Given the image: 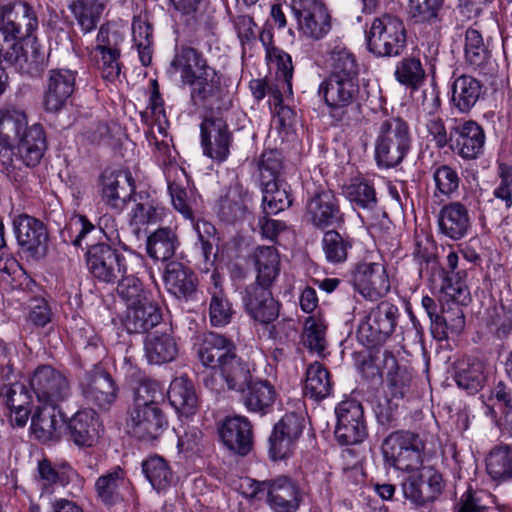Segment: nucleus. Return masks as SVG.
Segmentation results:
<instances>
[{
    "label": "nucleus",
    "mask_w": 512,
    "mask_h": 512,
    "mask_svg": "<svg viewBox=\"0 0 512 512\" xmlns=\"http://www.w3.org/2000/svg\"><path fill=\"white\" fill-rule=\"evenodd\" d=\"M171 67L180 74L181 82L189 86L194 106L206 108L219 99L220 74L200 51L191 46H181L171 61Z\"/></svg>",
    "instance_id": "obj_1"
},
{
    "label": "nucleus",
    "mask_w": 512,
    "mask_h": 512,
    "mask_svg": "<svg viewBox=\"0 0 512 512\" xmlns=\"http://www.w3.org/2000/svg\"><path fill=\"white\" fill-rule=\"evenodd\" d=\"M198 357L203 366L219 373L221 381L230 390H240L250 378L248 365L236 354L233 341L221 334H204L198 348Z\"/></svg>",
    "instance_id": "obj_2"
},
{
    "label": "nucleus",
    "mask_w": 512,
    "mask_h": 512,
    "mask_svg": "<svg viewBox=\"0 0 512 512\" xmlns=\"http://www.w3.org/2000/svg\"><path fill=\"white\" fill-rule=\"evenodd\" d=\"M86 265L90 274L99 282L116 284L127 272H139L144 259L135 253L126 254L105 243L91 245L86 252Z\"/></svg>",
    "instance_id": "obj_3"
},
{
    "label": "nucleus",
    "mask_w": 512,
    "mask_h": 512,
    "mask_svg": "<svg viewBox=\"0 0 512 512\" xmlns=\"http://www.w3.org/2000/svg\"><path fill=\"white\" fill-rule=\"evenodd\" d=\"M412 136L408 123L400 117L382 120L376 129L374 159L379 168L398 166L411 149Z\"/></svg>",
    "instance_id": "obj_4"
},
{
    "label": "nucleus",
    "mask_w": 512,
    "mask_h": 512,
    "mask_svg": "<svg viewBox=\"0 0 512 512\" xmlns=\"http://www.w3.org/2000/svg\"><path fill=\"white\" fill-rule=\"evenodd\" d=\"M426 441L418 433L400 430L389 434L382 443V453L387 464L409 474L423 465Z\"/></svg>",
    "instance_id": "obj_5"
},
{
    "label": "nucleus",
    "mask_w": 512,
    "mask_h": 512,
    "mask_svg": "<svg viewBox=\"0 0 512 512\" xmlns=\"http://www.w3.org/2000/svg\"><path fill=\"white\" fill-rule=\"evenodd\" d=\"M368 50L378 57L399 56L406 47V29L403 21L391 14L373 19L366 33Z\"/></svg>",
    "instance_id": "obj_6"
},
{
    "label": "nucleus",
    "mask_w": 512,
    "mask_h": 512,
    "mask_svg": "<svg viewBox=\"0 0 512 512\" xmlns=\"http://www.w3.org/2000/svg\"><path fill=\"white\" fill-rule=\"evenodd\" d=\"M399 317L400 312L396 305L388 301L378 303L360 321L358 339L371 347L384 344L394 333Z\"/></svg>",
    "instance_id": "obj_7"
},
{
    "label": "nucleus",
    "mask_w": 512,
    "mask_h": 512,
    "mask_svg": "<svg viewBox=\"0 0 512 512\" xmlns=\"http://www.w3.org/2000/svg\"><path fill=\"white\" fill-rule=\"evenodd\" d=\"M336 425L334 435L341 445L362 443L368 436L363 406L360 402L348 399L335 408Z\"/></svg>",
    "instance_id": "obj_8"
},
{
    "label": "nucleus",
    "mask_w": 512,
    "mask_h": 512,
    "mask_svg": "<svg viewBox=\"0 0 512 512\" xmlns=\"http://www.w3.org/2000/svg\"><path fill=\"white\" fill-rule=\"evenodd\" d=\"M37 400L43 405L57 406L71 392L67 377L50 365L39 366L30 379Z\"/></svg>",
    "instance_id": "obj_9"
},
{
    "label": "nucleus",
    "mask_w": 512,
    "mask_h": 512,
    "mask_svg": "<svg viewBox=\"0 0 512 512\" xmlns=\"http://www.w3.org/2000/svg\"><path fill=\"white\" fill-rule=\"evenodd\" d=\"M12 225L17 243L24 252L37 259L46 256L49 233L41 220L20 214L14 217Z\"/></svg>",
    "instance_id": "obj_10"
},
{
    "label": "nucleus",
    "mask_w": 512,
    "mask_h": 512,
    "mask_svg": "<svg viewBox=\"0 0 512 512\" xmlns=\"http://www.w3.org/2000/svg\"><path fill=\"white\" fill-rule=\"evenodd\" d=\"M444 482L442 475L432 466L420 468L409 474L402 483L406 499L418 506L434 501L442 493Z\"/></svg>",
    "instance_id": "obj_11"
},
{
    "label": "nucleus",
    "mask_w": 512,
    "mask_h": 512,
    "mask_svg": "<svg viewBox=\"0 0 512 512\" xmlns=\"http://www.w3.org/2000/svg\"><path fill=\"white\" fill-rule=\"evenodd\" d=\"M272 284L253 282L242 291V303L246 313L261 324L275 321L280 312V303L270 290Z\"/></svg>",
    "instance_id": "obj_12"
},
{
    "label": "nucleus",
    "mask_w": 512,
    "mask_h": 512,
    "mask_svg": "<svg viewBox=\"0 0 512 512\" xmlns=\"http://www.w3.org/2000/svg\"><path fill=\"white\" fill-rule=\"evenodd\" d=\"M200 129L204 154L216 162L225 161L233 141L226 121L220 116L211 115L204 118Z\"/></svg>",
    "instance_id": "obj_13"
},
{
    "label": "nucleus",
    "mask_w": 512,
    "mask_h": 512,
    "mask_svg": "<svg viewBox=\"0 0 512 512\" xmlns=\"http://www.w3.org/2000/svg\"><path fill=\"white\" fill-rule=\"evenodd\" d=\"M80 388L85 400L102 410L109 409L118 396V387L112 376L98 367L85 374Z\"/></svg>",
    "instance_id": "obj_14"
},
{
    "label": "nucleus",
    "mask_w": 512,
    "mask_h": 512,
    "mask_svg": "<svg viewBox=\"0 0 512 512\" xmlns=\"http://www.w3.org/2000/svg\"><path fill=\"white\" fill-rule=\"evenodd\" d=\"M292 8L305 36L319 40L330 31V15L320 0H294Z\"/></svg>",
    "instance_id": "obj_15"
},
{
    "label": "nucleus",
    "mask_w": 512,
    "mask_h": 512,
    "mask_svg": "<svg viewBox=\"0 0 512 512\" xmlns=\"http://www.w3.org/2000/svg\"><path fill=\"white\" fill-rule=\"evenodd\" d=\"M355 289L366 299L376 301L390 291V280L383 264L361 262L353 273Z\"/></svg>",
    "instance_id": "obj_16"
},
{
    "label": "nucleus",
    "mask_w": 512,
    "mask_h": 512,
    "mask_svg": "<svg viewBox=\"0 0 512 512\" xmlns=\"http://www.w3.org/2000/svg\"><path fill=\"white\" fill-rule=\"evenodd\" d=\"M304 428V418L294 412L285 414L275 424L269 438V454L274 461L288 457L295 441L301 436Z\"/></svg>",
    "instance_id": "obj_17"
},
{
    "label": "nucleus",
    "mask_w": 512,
    "mask_h": 512,
    "mask_svg": "<svg viewBox=\"0 0 512 512\" xmlns=\"http://www.w3.org/2000/svg\"><path fill=\"white\" fill-rule=\"evenodd\" d=\"M128 432L139 440L150 442L159 438L168 426L160 407L130 408Z\"/></svg>",
    "instance_id": "obj_18"
},
{
    "label": "nucleus",
    "mask_w": 512,
    "mask_h": 512,
    "mask_svg": "<svg viewBox=\"0 0 512 512\" xmlns=\"http://www.w3.org/2000/svg\"><path fill=\"white\" fill-rule=\"evenodd\" d=\"M319 94L332 112L359 104L363 99L360 81L336 77H327L319 86Z\"/></svg>",
    "instance_id": "obj_19"
},
{
    "label": "nucleus",
    "mask_w": 512,
    "mask_h": 512,
    "mask_svg": "<svg viewBox=\"0 0 512 512\" xmlns=\"http://www.w3.org/2000/svg\"><path fill=\"white\" fill-rule=\"evenodd\" d=\"M345 197L355 208L362 209L369 225L375 226L381 218L387 217L386 212L378 206L374 186L366 179L355 178L343 188Z\"/></svg>",
    "instance_id": "obj_20"
},
{
    "label": "nucleus",
    "mask_w": 512,
    "mask_h": 512,
    "mask_svg": "<svg viewBox=\"0 0 512 512\" xmlns=\"http://www.w3.org/2000/svg\"><path fill=\"white\" fill-rule=\"evenodd\" d=\"M218 432L223 444L233 453L246 456L253 447V426L244 416L226 417Z\"/></svg>",
    "instance_id": "obj_21"
},
{
    "label": "nucleus",
    "mask_w": 512,
    "mask_h": 512,
    "mask_svg": "<svg viewBox=\"0 0 512 512\" xmlns=\"http://www.w3.org/2000/svg\"><path fill=\"white\" fill-rule=\"evenodd\" d=\"M304 501L300 485L288 476L271 479L267 504L274 512H297Z\"/></svg>",
    "instance_id": "obj_22"
},
{
    "label": "nucleus",
    "mask_w": 512,
    "mask_h": 512,
    "mask_svg": "<svg viewBox=\"0 0 512 512\" xmlns=\"http://www.w3.org/2000/svg\"><path fill=\"white\" fill-rule=\"evenodd\" d=\"M1 24L19 41L29 37L38 27V19L33 8L26 2H15L2 8Z\"/></svg>",
    "instance_id": "obj_23"
},
{
    "label": "nucleus",
    "mask_w": 512,
    "mask_h": 512,
    "mask_svg": "<svg viewBox=\"0 0 512 512\" xmlns=\"http://www.w3.org/2000/svg\"><path fill=\"white\" fill-rule=\"evenodd\" d=\"M307 215L311 223L320 229L343 222L338 199L331 190H322L308 201Z\"/></svg>",
    "instance_id": "obj_24"
},
{
    "label": "nucleus",
    "mask_w": 512,
    "mask_h": 512,
    "mask_svg": "<svg viewBox=\"0 0 512 512\" xmlns=\"http://www.w3.org/2000/svg\"><path fill=\"white\" fill-rule=\"evenodd\" d=\"M76 73L69 69H53L49 72L44 105L47 111L62 109L75 90Z\"/></svg>",
    "instance_id": "obj_25"
},
{
    "label": "nucleus",
    "mask_w": 512,
    "mask_h": 512,
    "mask_svg": "<svg viewBox=\"0 0 512 512\" xmlns=\"http://www.w3.org/2000/svg\"><path fill=\"white\" fill-rule=\"evenodd\" d=\"M239 391L242 392L243 405L249 412L265 416L273 411L277 392L268 380L252 381L249 378Z\"/></svg>",
    "instance_id": "obj_26"
},
{
    "label": "nucleus",
    "mask_w": 512,
    "mask_h": 512,
    "mask_svg": "<svg viewBox=\"0 0 512 512\" xmlns=\"http://www.w3.org/2000/svg\"><path fill=\"white\" fill-rule=\"evenodd\" d=\"M134 192V184L129 173L105 171L101 177L103 201L115 210H121Z\"/></svg>",
    "instance_id": "obj_27"
},
{
    "label": "nucleus",
    "mask_w": 512,
    "mask_h": 512,
    "mask_svg": "<svg viewBox=\"0 0 512 512\" xmlns=\"http://www.w3.org/2000/svg\"><path fill=\"white\" fill-rule=\"evenodd\" d=\"M94 487L97 499L101 503L114 506L124 500L125 494L129 491L130 481L124 470L116 466L99 476Z\"/></svg>",
    "instance_id": "obj_28"
},
{
    "label": "nucleus",
    "mask_w": 512,
    "mask_h": 512,
    "mask_svg": "<svg viewBox=\"0 0 512 512\" xmlns=\"http://www.w3.org/2000/svg\"><path fill=\"white\" fill-rule=\"evenodd\" d=\"M452 148L464 159H476L482 152L485 133L474 121H466L451 132Z\"/></svg>",
    "instance_id": "obj_29"
},
{
    "label": "nucleus",
    "mask_w": 512,
    "mask_h": 512,
    "mask_svg": "<svg viewBox=\"0 0 512 512\" xmlns=\"http://www.w3.org/2000/svg\"><path fill=\"white\" fill-rule=\"evenodd\" d=\"M453 378L460 389L475 394L487 381L486 365L478 358L463 357L453 364Z\"/></svg>",
    "instance_id": "obj_30"
},
{
    "label": "nucleus",
    "mask_w": 512,
    "mask_h": 512,
    "mask_svg": "<svg viewBox=\"0 0 512 512\" xmlns=\"http://www.w3.org/2000/svg\"><path fill=\"white\" fill-rule=\"evenodd\" d=\"M163 280L168 292L178 299H188L196 291L195 274L180 262L172 261L166 265Z\"/></svg>",
    "instance_id": "obj_31"
},
{
    "label": "nucleus",
    "mask_w": 512,
    "mask_h": 512,
    "mask_svg": "<svg viewBox=\"0 0 512 512\" xmlns=\"http://www.w3.org/2000/svg\"><path fill=\"white\" fill-rule=\"evenodd\" d=\"M17 141L16 149L25 167L38 165L47 148L46 135L42 125L34 124L25 128Z\"/></svg>",
    "instance_id": "obj_32"
},
{
    "label": "nucleus",
    "mask_w": 512,
    "mask_h": 512,
    "mask_svg": "<svg viewBox=\"0 0 512 512\" xmlns=\"http://www.w3.org/2000/svg\"><path fill=\"white\" fill-rule=\"evenodd\" d=\"M442 234L459 240L465 237L470 228V218L467 208L460 202H452L442 207L438 219Z\"/></svg>",
    "instance_id": "obj_33"
},
{
    "label": "nucleus",
    "mask_w": 512,
    "mask_h": 512,
    "mask_svg": "<svg viewBox=\"0 0 512 512\" xmlns=\"http://www.w3.org/2000/svg\"><path fill=\"white\" fill-rule=\"evenodd\" d=\"M98 415L93 409L80 410L69 420L71 440L79 447H92L99 436Z\"/></svg>",
    "instance_id": "obj_34"
},
{
    "label": "nucleus",
    "mask_w": 512,
    "mask_h": 512,
    "mask_svg": "<svg viewBox=\"0 0 512 512\" xmlns=\"http://www.w3.org/2000/svg\"><path fill=\"white\" fill-rule=\"evenodd\" d=\"M161 320L160 308L147 299L127 308L123 323L129 333H144L157 326Z\"/></svg>",
    "instance_id": "obj_35"
},
{
    "label": "nucleus",
    "mask_w": 512,
    "mask_h": 512,
    "mask_svg": "<svg viewBox=\"0 0 512 512\" xmlns=\"http://www.w3.org/2000/svg\"><path fill=\"white\" fill-rule=\"evenodd\" d=\"M109 3L110 0H71L68 9L81 31L89 33L97 28Z\"/></svg>",
    "instance_id": "obj_36"
},
{
    "label": "nucleus",
    "mask_w": 512,
    "mask_h": 512,
    "mask_svg": "<svg viewBox=\"0 0 512 512\" xmlns=\"http://www.w3.org/2000/svg\"><path fill=\"white\" fill-rule=\"evenodd\" d=\"M62 422L61 414L56 406L37 407L31 418L32 433L43 443L57 440Z\"/></svg>",
    "instance_id": "obj_37"
},
{
    "label": "nucleus",
    "mask_w": 512,
    "mask_h": 512,
    "mask_svg": "<svg viewBox=\"0 0 512 512\" xmlns=\"http://www.w3.org/2000/svg\"><path fill=\"white\" fill-rule=\"evenodd\" d=\"M171 406L182 416H191L198 408V397L194 384L185 377L175 378L167 392Z\"/></svg>",
    "instance_id": "obj_38"
},
{
    "label": "nucleus",
    "mask_w": 512,
    "mask_h": 512,
    "mask_svg": "<svg viewBox=\"0 0 512 512\" xmlns=\"http://www.w3.org/2000/svg\"><path fill=\"white\" fill-rule=\"evenodd\" d=\"M144 351L149 363L163 364L175 359L178 347L171 333L156 331L146 336Z\"/></svg>",
    "instance_id": "obj_39"
},
{
    "label": "nucleus",
    "mask_w": 512,
    "mask_h": 512,
    "mask_svg": "<svg viewBox=\"0 0 512 512\" xmlns=\"http://www.w3.org/2000/svg\"><path fill=\"white\" fill-rule=\"evenodd\" d=\"M485 465L492 481L512 482V446L503 443L494 446L486 456Z\"/></svg>",
    "instance_id": "obj_40"
},
{
    "label": "nucleus",
    "mask_w": 512,
    "mask_h": 512,
    "mask_svg": "<svg viewBox=\"0 0 512 512\" xmlns=\"http://www.w3.org/2000/svg\"><path fill=\"white\" fill-rule=\"evenodd\" d=\"M483 94L481 82L470 76L461 75L452 84L451 101L460 112H469L479 101Z\"/></svg>",
    "instance_id": "obj_41"
},
{
    "label": "nucleus",
    "mask_w": 512,
    "mask_h": 512,
    "mask_svg": "<svg viewBox=\"0 0 512 512\" xmlns=\"http://www.w3.org/2000/svg\"><path fill=\"white\" fill-rule=\"evenodd\" d=\"M465 327V316L462 308L454 304L444 309L441 314L433 319L431 333L438 341L447 340L461 334Z\"/></svg>",
    "instance_id": "obj_42"
},
{
    "label": "nucleus",
    "mask_w": 512,
    "mask_h": 512,
    "mask_svg": "<svg viewBox=\"0 0 512 512\" xmlns=\"http://www.w3.org/2000/svg\"><path fill=\"white\" fill-rule=\"evenodd\" d=\"M96 50L101 54V72L104 79L114 81L121 72L120 49L112 43L109 31L101 27L97 34Z\"/></svg>",
    "instance_id": "obj_43"
},
{
    "label": "nucleus",
    "mask_w": 512,
    "mask_h": 512,
    "mask_svg": "<svg viewBox=\"0 0 512 512\" xmlns=\"http://www.w3.org/2000/svg\"><path fill=\"white\" fill-rule=\"evenodd\" d=\"M257 270L255 282L273 284L280 272V258L274 246H258L252 254Z\"/></svg>",
    "instance_id": "obj_44"
},
{
    "label": "nucleus",
    "mask_w": 512,
    "mask_h": 512,
    "mask_svg": "<svg viewBox=\"0 0 512 512\" xmlns=\"http://www.w3.org/2000/svg\"><path fill=\"white\" fill-rule=\"evenodd\" d=\"M384 368L387 369L386 382L392 398L402 399L408 390L411 374L405 367H400L391 352L383 353Z\"/></svg>",
    "instance_id": "obj_45"
},
{
    "label": "nucleus",
    "mask_w": 512,
    "mask_h": 512,
    "mask_svg": "<svg viewBox=\"0 0 512 512\" xmlns=\"http://www.w3.org/2000/svg\"><path fill=\"white\" fill-rule=\"evenodd\" d=\"M331 391L332 382L328 370L320 362L310 364L306 370L305 395L314 400H322Z\"/></svg>",
    "instance_id": "obj_46"
},
{
    "label": "nucleus",
    "mask_w": 512,
    "mask_h": 512,
    "mask_svg": "<svg viewBox=\"0 0 512 512\" xmlns=\"http://www.w3.org/2000/svg\"><path fill=\"white\" fill-rule=\"evenodd\" d=\"M262 191L263 210L266 215L277 214L292 204L289 186L282 179L262 185Z\"/></svg>",
    "instance_id": "obj_47"
},
{
    "label": "nucleus",
    "mask_w": 512,
    "mask_h": 512,
    "mask_svg": "<svg viewBox=\"0 0 512 512\" xmlns=\"http://www.w3.org/2000/svg\"><path fill=\"white\" fill-rule=\"evenodd\" d=\"M491 54L484 44L481 33L474 28H468L465 33V59L474 69L484 72L490 64Z\"/></svg>",
    "instance_id": "obj_48"
},
{
    "label": "nucleus",
    "mask_w": 512,
    "mask_h": 512,
    "mask_svg": "<svg viewBox=\"0 0 512 512\" xmlns=\"http://www.w3.org/2000/svg\"><path fill=\"white\" fill-rule=\"evenodd\" d=\"M178 244L177 235L172 229L159 228L148 237L147 252L156 260L166 261L174 255Z\"/></svg>",
    "instance_id": "obj_49"
},
{
    "label": "nucleus",
    "mask_w": 512,
    "mask_h": 512,
    "mask_svg": "<svg viewBox=\"0 0 512 512\" xmlns=\"http://www.w3.org/2000/svg\"><path fill=\"white\" fill-rule=\"evenodd\" d=\"M27 126L24 111L15 107H7L0 111V144H10L17 140Z\"/></svg>",
    "instance_id": "obj_50"
},
{
    "label": "nucleus",
    "mask_w": 512,
    "mask_h": 512,
    "mask_svg": "<svg viewBox=\"0 0 512 512\" xmlns=\"http://www.w3.org/2000/svg\"><path fill=\"white\" fill-rule=\"evenodd\" d=\"M211 277L214 281L215 287L214 290L210 292V322L214 327H223L231 322L234 310L225 293L222 291V289L219 288L218 275L213 273Z\"/></svg>",
    "instance_id": "obj_51"
},
{
    "label": "nucleus",
    "mask_w": 512,
    "mask_h": 512,
    "mask_svg": "<svg viewBox=\"0 0 512 512\" xmlns=\"http://www.w3.org/2000/svg\"><path fill=\"white\" fill-rule=\"evenodd\" d=\"M142 470L152 487L157 491L167 489L173 482V472L167 461L158 456H150L142 463Z\"/></svg>",
    "instance_id": "obj_52"
},
{
    "label": "nucleus",
    "mask_w": 512,
    "mask_h": 512,
    "mask_svg": "<svg viewBox=\"0 0 512 512\" xmlns=\"http://www.w3.org/2000/svg\"><path fill=\"white\" fill-rule=\"evenodd\" d=\"M248 195L239 188L230 189L219 204V217L227 223H235L245 217Z\"/></svg>",
    "instance_id": "obj_53"
},
{
    "label": "nucleus",
    "mask_w": 512,
    "mask_h": 512,
    "mask_svg": "<svg viewBox=\"0 0 512 512\" xmlns=\"http://www.w3.org/2000/svg\"><path fill=\"white\" fill-rule=\"evenodd\" d=\"M266 58L270 65L276 67L278 86L284 92L292 93L293 65L291 56L278 47H266Z\"/></svg>",
    "instance_id": "obj_54"
},
{
    "label": "nucleus",
    "mask_w": 512,
    "mask_h": 512,
    "mask_svg": "<svg viewBox=\"0 0 512 512\" xmlns=\"http://www.w3.org/2000/svg\"><path fill=\"white\" fill-rule=\"evenodd\" d=\"M321 244L326 260L332 264L345 262L348 251L352 248L351 239L336 230L326 231Z\"/></svg>",
    "instance_id": "obj_55"
},
{
    "label": "nucleus",
    "mask_w": 512,
    "mask_h": 512,
    "mask_svg": "<svg viewBox=\"0 0 512 512\" xmlns=\"http://www.w3.org/2000/svg\"><path fill=\"white\" fill-rule=\"evenodd\" d=\"M0 148V172L3 173L11 182L22 184L28 176L27 168L18 152L10 144H1Z\"/></svg>",
    "instance_id": "obj_56"
},
{
    "label": "nucleus",
    "mask_w": 512,
    "mask_h": 512,
    "mask_svg": "<svg viewBox=\"0 0 512 512\" xmlns=\"http://www.w3.org/2000/svg\"><path fill=\"white\" fill-rule=\"evenodd\" d=\"M38 473L43 493L47 494L53 492L54 485L64 486L74 477H78L77 472L70 466H64L61 471H57L46 459L39 462Z\"/></svg>",
    "instance_id": "obj_57"
},
{
    "label": "nucleus",
    "mask_w": 512,
    "mask_h": 512,
    "mask_svg": "<svg viewBox=\"0 0 512 512\" xmlns=\"http://www.w3.org/2000/svg\"><path fill=\"white\" fill-rule=\"evenodd\" d=\"M394 76L400 84L416 90L424 81L426 74L420 59L409 56L397 63Z\"/></svg>",
    "instance_id": "obj_58"
},
{
    "label": "nucleus",
    "mask_w": 512,
    "mask_h": 512,
    "mask_svg": "<svg viewBox=\"0 0 512 512\" xmlns=\"http://www.w3.org/2000/svg\"><path fill=\"white\" fill-rule=\"evenodd\" d=\"M2 63L12 66L15 69L26 67V58L24 57L23 46L19 41L9 34V32L0 25V65Z\"/></svg>",
    "instance_id": "obj_59"
},
{
    "label": "nucleus",
    "mask_w": 512,
    "mask_h": 512,
    "mask_svg": "<svg viewBox=\"0 0 512 512\" xmlns=\"http://www.w3.org/2000/svg\"><path fill=\"white\" fill-rule=\"evenodd\" d=\"M332 71L328 77L359 80V67L355 56L347 49H334L331 54Z\"/></svg>",
    "instance_id": "obj_60"
},
{
    "label": "nucleus",
    "mask_w": 512,
    "mask_h": 512,
    "mask_svg": "<svg viewBox=\"0 0 512 512\" xmlns=\"http://www.w3.org/2000/svg\"><path fill=\"white\" fill-rule=\"evenodd\" d=\"M432 176L435 184L434 196L443 195L450 198L458 191L461 179L451 166L443 164L434 167Z\"/></svg>",
    "instance_id": "obj_61"
},
{
    "label": "nucleus",
    "mask_w": 512,
    "mask_h": 512,
    "mask_svg": "<svg viewBox=\"0 0 512 512\" xmlns=\"http://www.w3.org/2000/svg\"><path fill=\"white\" fill-rule=\"evenodd\" d=\"M250 89L257 100L263 99L267 93L270 94V105L274 106V112L281 117L282 123L285 118L290 117L292 114V110L289 107L282 105V88L278 84L273 88L269 87L263 79H254L250 82Z\"/></svg>",
    "instance_id": "obj_62"
},
{
    "label": "nucleus",
    "mask_w": 512,
    "mask_h": 512,
    "mask_svg": "<svg viewBox=\"0 0 512 512\" xmlns=\"http://www.w3.org/2000/svg\"><path fill=\"white\" fill-rule=\"evenodd\" d=\"M494 496L487 490L469 488L455 505L454 512H487Z\"/></svg>",
    "instance_id": "obj_63"
},
{
    "label": "nucleus",
    "mask_w": 512,
    "mask_h": 512,
    "mask_svg": "<svg viewBox=\"0 0 512 512\" xmlns=\"http://www.w3.org/2000/svg\"><path fill=\"white\" fill-rule=\"evenodd\" d=\"M139 273L140 271L127 272V274L117 282V294L126 302L127 308L147 300L142 283L136 277Z\"/></svg>",
    "instance_id": "obj_64"
}]
</instances>
